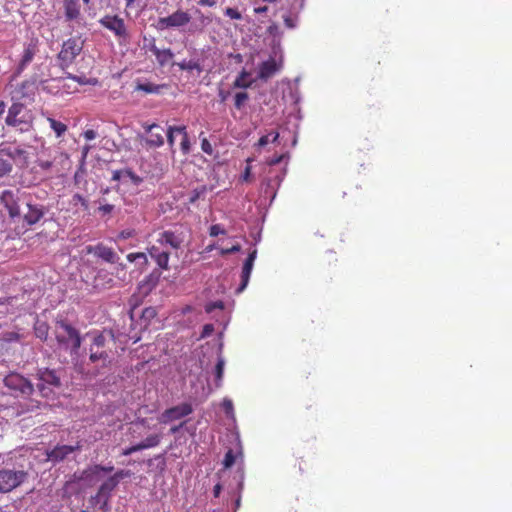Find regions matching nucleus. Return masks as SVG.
<instances>
[{
  "instance_id": "nucleus-1",
  "label": "nucleus",
  "mask_w": 512,
  "mask_h": 512,
  "mask_svg": "<svg viewBox=\"0 0 512 512\" xmlns=\"http://www.w3.org/2000/svg\"><path fill=\"white\" fill-rule=\"evenodd\" d=\"M53 334L57 349L68 352L71 356L77 355L82 344V337L78 329L66 319H56Z\"/></svg>"
},
{
  "instance_id": "nucleus-2",
  "label": "nucleus",
  "mask_w": 512,
  "mask_h": 512,
  "mask_svg": "<svg viewBox=\"0 0 512 512\" xmlns=\"http://www.w3.org/2000/svg\"><path fill=\"white\" fill-rule=\"evenodd\" d=\"M34 116L23 103L14 102L8 109L5 123L21 133L29 132L33 128Z\"/></svg>"
},
{
  "instance_id": "nucleus-3",
  "label": "nucleus",
  "mask_w": 512,
  "mask_h": 512,
  "mask_svg": "<svg viewBox=\"0 0 512 512\" xmlns=\"http://www.w3.org/2000/svg\"><path fill=\"white\" fill-rule=\"evenodd\" d=\"M28 472L23 469H0V494H7L20 487L28 479Z\"/></svg>"
},
{
  "instance_id": "nucleus-4",
  "label": "nucleus",
  "mask_w": 512,
  "mask_h": 512,
  "mask_svg": "<svg viewBox=\"0 0 512 512\" xmlns=\"http://www.w3.org/2000/svg\"><path fill=\"white\" fill-rule=\"evenodd\" d=\"M26 193L19 188L5 189L0 193V204L7 210L10 218L21 215L20 202L25 198Z\"/></svg>"
},
{
  "instance_id": "nucleus-5",
  "label": "nucleus",
  "mask_w": 512,
  "mask_h": 512,
  "mask_svg": "<svg viewBox=\"0 0 512 512\" xmlns=\"http://www.w3.org/2000/svg\"><path fill=\"white\" fill-rule=\"evenodd\" d=\"M4 386L7 387L16 396L27 398L34 392L33 384L21 374L12 372L5 376Z\"/></svg>"
},
{
  "instance_id": "nucleus-6",
  "label": "nucleus",
  "mask_w": 512,
  "mask_h": 512,
  "mask_svg": "<svg viewBox=\"0 0 512 512\" xmlns=\"http://www.w3.org/2000/svg\"><path fill=\"white\" fill-rule=\"evenodd\" d=\"M37 376L40 381V383L37 384V387L43 397L49 398L53 394L52 389L47 387L46 385L55 388H59L61 386L60 377L58 376L56 370L54 369H39L37 372Z\"/></svg>"
},
{
  "instance_id": "nucleus-7",
  "label": "nucleus",
  "mask_w": 512,
  "mask_h": 512,
  "mask_svg": "<svg viewBox=\"0 0 512 512\" xmlns=\"http://www.w3.org/2000/svg\"><path fill=\"white\" fill-rule=\"evenodd\" d=\"M99 23L105 29L111 31L119 41H126L129 38V32L124 19L118 15H105Z\"/></svg>"
},
{
  "instance_id": "nucleus-8",
  "label": "nucleus",
  "mask_w": 512,
  "mask_h": 512,
  "mask_svg": "<svg viewBox=\"0 0 512 512\" xmlns=\"http://www.w3.org/2000/svg\"><path fill=\"white\" fill-rule=\"evenodd\" d=\"M83 44L77 38H69L64 41L62 44V48L58 54V59L61 62V67H68L72 64L74 59L80 54L82 51Z\"/></svg>"
},
{
  "instance_id": "nucleus-9",
  "label": "nucleus",
  "mask_w": 512,
  "mask_h": 512,
  "mask_svg": "<svg viewBox=\"0 0 512 512\" xmlns=\"http://www.w3.org/2000/svg\"><path fill=\"white\" fill-rule=\"evenodd\" d=\"M191 21V15L184 10L178 9L172 14L160 17L157 20V29L166 30L186 26Z\"/></svg>"
},
{
  "instance_id": "nucleus-10",
  "label": "nucleus",
  "mask_w": 512,
  "mask_h": 512,
  "mask_svg": "<svg viewBox=\"0 0 512 512\" xmlns=\"http://www.w3.org/2000/svg\"><path fill=\"white\" fill-rule=\"evenodd\" d=\"M106 338L102 334H96L93 337V341L89 347V360L92 363L101 361L103 366L108 361L109 354L105 350Z\"/></svg>"
},
{
  "instance_id": "nucleus-11",
  "label": "nucleus",
  "mask_w": 512,
  "mask_h": 512,
  "mask_svg": "<svg viewBox=\"0 0 512 512\" xmlns=\"http://www.w3.org/2000/svg\"><path fill=\"white\" fill-rule=\"evenodd\" d=\"M193 412V407L190 403H181L174 407L166 409L159 417V422L167 424L172 421L179 420L183 417L190 415Z\"/></svg>"
},
{
  "instance_id": "nucleus-12",
  "label": "nucleus",
  "mask_w": 512,
  "mask_h": 512,
  "mask_svg": "<svg viewBox=\"0 0 512 512\" xmlns=\"http://www.w3.org/2000/svg\"><path fill=\"white\" fill-rule=\"evenodd\" d=\"M38 45L39 41L37 38H32L29 42L24 44L23 52L17 66V73L23 72L33 61L35 55L39 52Z\"/></svg>"
},
{
  "instance_id": "nucleus-13",
  "label": "nucleus",
  "mask_w": 512,
  "mask_h": 512,
  "mask_svg": "<svg viewBox=\"0 0 512 512\" xmlns=\"http://www.w3.org/2000/svg\"><path fill=\"white\" fill-rule=\"evenodd\" d=\"M86 251L88 254H94L96 257L101 258L103 261L111 264L118 263L120 257L118 254L110 247L99 243L95 246H87Z\"/></svg>"
},
{
  "instance_id": "nucleus-14",
  "label": "nucleus",
  "mask_w": 512,
  "mask_h": 512,
  "mask_svg": "<svg viewBox=\"0 0 512 512\" xmlns=\"http://www.w3.org/2000/svg\"><path fill=\"white\" fill-rule=\"evenodd\" d=\"M1 155H6L18 167L24 168L28 166V152L21 147H4L0 150Z\"/></svg>"
},
{
  "instance_id": "nucleus-15",
  "label": "nucleus",
  "mask_w": 512,
  "mask_h": 512,
  "mask_svg": "<svg viewBox=\"0 0 512 512\" xmlns=\"http://www.w3.org/2000/svg\"><path fill=\"white\" fill-rule=\"evenodd\" d=\"M282 64L275 58L270 57L268 60L262 62L258 69V79L267 81L272 78L276 73L281 70Z\"/></svg>"
},
{
  "instance_id": "nucleus-16",
  "label": "nucleus",
  "mask_w": 512,
  "mask_h": 512,
  "mask_svg": "<svg viewBox=\"0 0 512 512\" xmlns=\"http://www.w3.org/2000/svg\"><path fill=\"white\" fill-rule=\"evenodd\" d=\"M81 445L77 443L76 445H57L52 450L47 452L48 460L52 462H60L64 460L69 454L80 450Z\"/></svg>"
},
{
  "instance_id": "nucleus-17",
  "label": "nucleus",
  "mask_w": 512,
  "mask_h": 512,
  "mask_svg": "<svg viewBox=\"0 0 512 512\" xmlns=\"http://www.w3.org/2000/svg\"><path fill=\"white\" fill-rule=\"evenodd\" d=\"M26 205L27 212L23 215V221L27 225L33 226L44 217L47 209L42 205L31 204L29 202H27Z\"/></svg>"
},
{
  "instance_id": "nucleus-18",
  "label": "nucleus",
  "mask_w": 512,
  "mask_h": 512,
  "mask_svg": "<svg viewBox=\"0 0 512 512\" xmlns=\"http://www.w3.org/2000/svg\"><path fill=\"white\" fill-rule=\"evenodd\" d=\"M149 136L146 138V145L150 148L160 147L164 144V129L157 124H151L145 127Z\"/></svg>"
},
{
  "instance_id": "nucleus-19",
  "label": "nucleus",
  "mask_w": 512,
  "mask_h": 512,
  "mask_svg": "<svg viewBox=\"0 0 512 512\" xmlns=\"http://www.w3.org/2000/svg\"><path fill=\"white\" fill-rule=\"evenodd\" d=\"M256 257H257L256 249H254L253 251H251L248 254V257L243 264L242 273H241V284L237 289L238 293H241L247 287Z\"/></svg>"
},
{
  "instance_id": "nucleus-20",
  "label": "nucleus",
  "mask_w": 512,
  "mask_h": 512,
  "mask_svg": "<svg viewBox=\"0 0 512 512\" xmlns=\"http://www.w3.org/2000/svg\"><path fill=\"white\" fill-rule=\"evenodd\" d=\"M157 242L161 245H168L172 249L177 250L181 247L183 243V238L173 231L166 230L160 233Z\"/></svg>"
},
{
  "instance_id": "nucleus-21",
  "label": "nucleus",
  "mask_w": 512,
  "mask_h": 512,
  "mask_svg": "<svg viewBox=\"0 0 512 512\" xmlns=\"http://www.w3.org/2000/svg\"><path fill=\"white\" fill-rule=\"evenodd\" d=\"M118 484L116 480L112 477H109L98 489V492L95 496L96 499L100 500L104 498L103 506L107 504L108 498L110 497V493L116 488Z\"/></svg>"
},
{
  "instance_id": "nucleus-22",
  "label": "nucleus",
  "mask_w": 512,
  "mask_h": 512,
  "mask_svg": "<svg viewBox=\"0 0 512 512\" xmlns=\"http://www.w3.org/2000/svg\"><path fill=\"white\" fill-rule=\"evenodd\" d=\"M65 16L68 20L76 19L80 14L78 0H64Z\"/></svg>"
},
{
  "instance_id": "nucleus-23",
  "label": "nucleus",
  "mask_w": 512,
  "mask_h": 512,
  "mask_svg": "<svg viewBox=\"0 0 512 512\" xmlns=\"http://www.w3.org/2000/svg\"><path fill=\"white\" fill-rule=\"evenodd\" d=\"M50 327L46 321L37 319L34 323V334L41 341L45 342L49 336Z\"/></svg>"
},
{
  "instance_id": "nucleus-24",
  "label": "nucleus",
  "mask_w": 512,
  "mask_h": 512,
  "mask_svg": "<svg viewBox=\"0 0 512 512\" xmlns=\"http://www.w3.org/2000/svg\"><path fill=\"white\" fill-rule=\"evenodd\" d=\"M151 51L160 65H165L174 57L173 52L169 48L159 49L156 46H152Z\"/></svg>"
},
{
  "instance_id": "nucleus-25",
  "label": "nucleus",
  "mask_w": 512,
  "mask_h": 512,
  "mask_svg": "<svg viewBox=\"0 0 512 512\" xmlns=\"http://www.w3.org/2000/svg\"><path fill=\"white\" fill-rule=\"evenodd\" d=\"M114 467L113 466H102V465H94L92 467H89L88 469L84 470L82 472V476L80 477V479H89V478H92L94 476H97L100 472H106V473H109L111 471H113Z\"/></svg>"
},
{
  "instance_id": "nucleus-26",
  "label": "nucleus",
  "mask_w": 512,
  "mask_h": 512,
  "mask_svg": "<svg viewBox=\"0 0 512 512\" xmlns=\"http://www.w3.org/2000/svg\"><path fill=\"white\" fill-rule=\"evenodd\" d=\"M166 85H158L151 82L137 83L135 90L142 91L147 94H159Z\"/></svg>"
},
{
  "instance_id": "nucleus-27",
  "label": "nucleus",
  "mask_w": 512,
  "mask_h": 512,
  "mask_svg": "<svg viewBox=\"0 0 512 512\" xmlns=\"http://www.w3.org/2000/svg\"><path fill=\"white\" fill-rule=\"evenodd\" d=\"M250 76V73L243 69L239 75L236 77V79L233 82L234 88H241L246 89L252 86L253 80H247V78Z\"/></svg>"
},
{
  "instance_id": "nucleus-28",
  "label": "nucleus",
  "mask_w": 512,
  "mask_h": 512,
  "mask_svg": "<svg viewBox=\"0 0 512 512\" xmlns=\"http://www.w3.org/2000/svg\"><path fill=\"white\" fill-rule=\"evenodd\" d=\"M161 434H151L139 443L141 450L157 447L161 442Z\"/></svg>"
},
{
  "instance_id": "nucleus-29",
  "label": "nucleus",
  "mask_w": 512,
  "mask_h": 512,
  "mask_svg": "<svg viewBox=\"0 0 512 512\" xmlns=\"http://www.w3.org/2000/svg\"><path fill=\"white\" fill-rule=\"evenodd\" d=\"M47 121L49 122L50 127L54 131L56 137H62L66 133L68 127L63 122L57 121L52 117H48Z\"/></svg>"
},
{
  "instance_id": "nucleus-30",
  "label": "nucleus",
  "mask_w": 512,
  "mask_h": 512,
  "mask_svg": "<svg viewBox=\"0 0 512 512\" xmlns=\"http://www.w3.org/2000/svg\"><path fill=\"white\" fill-rule=\"evenodd\" d=\"M178 67L181 70H186V71L196 70L198 73L203 72V67L200 64L199 60H193V59H191L189 61L184 60V61L178 63Z\"/></svg>"
},
{
  "instance_id": "nucleus-31",
  "label": "nucleus",
  "mask_w": 512,
  "mask_h": 512,
  "mask_svg": "<svg viewBox=\"0 0 512 512\" xmlns=\"http://www.w3.org/2000/svg\"><path fill=\"white\" fill-rule=\"evenodd\" d=\"M225 361L222 357H219L215 365V384L217 387L221 386V382L224 374Z\"/></svg>"
},
{
  "instance_id": "nucleus-32",
  "label": "nucleus",
  "mask_w": 512,
  "mask_h": 512,
  "mask_svg": "<svg viewBox=\"0 0 512 512\" xmlns=\"http://www.w3.org/2000/svg\"><path fill=\"white\" fill-rule=\"evenodd\" d=\"M12 170L13 163L8 159H4L0 154V179L9 176Z\"/></svg>"
},
{
  "instance_id": "nucleus-33",
  "label": "nucleus",
  "mask_w": 512,
  "mask_h": 512,
  "mask_svg": "<svg viewBox=\"0 0 512 512\" xmlns=\"http://www.w3.org/2000/svg\"><path fill=\"white\" fill-rule=\"evenodd\" d=\"M178 133L182 135L181 150L183 154H188L190 152V141L186 131V126H180Z\"/></svg>"
},
{
  "instance_id": "nucleus-34",
  "label": "nucleus",
  "mask_w": 512,
  "mask_h": 512,
  "mask_svg": "<svg viewBox=\"0 0 512 512\" xmlns=\"http://www.w3.org/2000/svg\"><path fill=\"white\" fill-rule=\"evenodd\" d=\"M34 86L33 82L30 81H23L19 87L17 88L16 93L18 94L19 98H28L30 96L29 90Z\"/></svg>"
},
{
  "instance_id": "nucleus-35",
  "label": "nucleus",
  "mask_w": 512,
  "mask_h": 512,
  "mask_svg": "<svg viewBox=\"0 0 512 512\" xmlns=\"http://www.w3.org/2000/svg\"><path fill=\"white\" fill-rule=\"evenodd\" d=\"M169 252L162 251L161 254L157 255V257L154 259L157 263V265L163 269L168 270L169 269Z\"/></svg>"
},
{
  "instance_id": "nucleus-36",
  "label": "nucleus",
  "mask_w": 512,
  "mask_h": 512,
  "mask_svg": "<svg viewBox=\"0 0 512 512\" xmlns=\"http://www.w3.org/2000/svg\"><path fill=\"white\" fill-rule=\"evenodd\" d=\"M249 95L247 92H238L234 96V106L236 109L241 110L245 103L248 101Z\"/></svg>"
},
{
  "instance_id": "nucleus-37",
  "label": "nucleus",
  "mask_w": 512,
  "mask_h": 512,
  "mask_svg": "<svg viewBox=\"0 0 512 512\" xmlns=\"http://www.w3.org/2000/svg\"><path fill=\"white\" fill-rule=\"evenodd\" d=\"M279 138V133L276 132V131H272L270 132L269 134L267 135H263L260 137V139L258 140V145L263 147L265 145H267L269 142H276Z\"/></svg>"
},
{
  "instance_id": "nucleus-38",
  "label": "nucleus",
  "mask_w": 512,
  "mask_h": 512,
  "mask_svg": "<svg viewBox=\"0 0 512 512\" xmlns=\"http://www.w3.org/2000/svg\"><path fill=\"white\" fill-rule=\"evenodd\" d=\"M294 468H297V472L299 475H304L309 472L311 466L309 463L303 459L302 457L296 459V463L294 464Z\"/></svg>"
},
{
  "instance_id": "nucleus-39",
  "label": "nucleus",
  "mask_w": 512,
  "mask_h": 512,
  "mask_svg": "<svg viewBox=\"0 0 512 512\" xmlns=\"http://www.w3.org/2000/svg\"><path fill=\"white\" fill-rule=\"evenodd\" d=\"M138 259L142 260V264L143 265H147L148 259H147V256H146L145 253H143V252H136V253H129L127 255V260L129 262H134V261H136Z\"/></svg>"
},
{
  "instance_id": "nucleus-40",
  "label": "nucleus",
  "mask_w": 512,
  "mask_h": 512,
  "mask_svg": "<svg viewBox=\"0 0 512 512\" xmlns=\"http://www.w3.org/2000/svg\"><path fill=\"white\" fill-rule=\"evenodd\" d=\"M235 460H236V456H235L233 450L229 449L226 452L225 457L223 459L224 468H230L235 463Z\"/></svg>"
},
{
  "instance_id": "nucleus-41",
  "label": "nucleus",
  "mask_w": 512,
  "mask_h": 512,
  "mask_svg": "<svg viewBox=\"0 0 512 512\" xmlns=\"http://www.w3.org/2000/svg\"><path fill=\"white\" fill-rule=\"evenodd\" d=\"M206 192V187L202 186L201 188L194 189L189 197V203H195L204 193Z\"/></svg>"
},
{
  "instance_id": "nucleus-42",
  "label": "nucleus",
  "mask_w": 512,
  "mask_h": 512,
  "mask_svg": "<svg viewBox=\"0 0 512 512\" xmlns=\"http://www.w3.org/2000/svg\"><path fill=\"white\" fill-rule=\"evenodd\" d=\"M124 177L129 178L133 184L139 185L143 182V179L138 176L135 172H133L131 169H124Z\"/></svg>"
},
{
  "instance_id": "nucleus-43",
  "label": "nucleus",
  "mask_w": 512,
  "mask_h": 512,
  "mask_svg": "<svg viewBox=\"0 0 512 512\" xmlns=\"http://www.w3.org/2000/svg\"><path fill=\"white\" fill-rule=\"evenodd\" d=\"M72 202L74 205L80 204L84 211H87L89 209L88 207V201L80 194L73 195Z\"/></svg>"
},
{
  "instance_id": "nucleus-44",
  "label": "nucleus",
  "mask_w": 512,
  "mask_h": 512,
  "mask_svg": "<svg viewBox=\"0 0 512 512\" xmlns=\"http://www.w3.org/2000/svg\"><path fill=\"white\" fill-rule=\"evenodd\" d=\"M224 14L233 20L242 19L241 13L236 8L227 7L224 11Z\"/></svg>"
},
{
  "instance_id": "nucleus-45",
  "label": "nucleus",
  "mask_w": 512,
  "mask_h": 512,
  "mask_svg": "<svg viewBox=\"0 0 512 512\" xmlns=\"http://www.w3.org/2000/svg\"><path fill=\"white\" fill-rule=\"evenodd\" d=\"M226 231L219 224H214L209 228V235L212 237H216L218 235H225Z\"/></svg>"
},
{
  "instance_id": "nucleus-46",
  "label": "nucleus",
  "mask_w": 512,
  "mask_h": 512,
  "mask_svg": "<svg viewBox=\"0 0 512 512\" xmlns=\"http://www.w3.org/2000/svg\"><path fill=\"white\" fill-rule=\"evenodd\" d=\"M179 128L180 126H170L166 132L167 142L171 147L174 145V133H178Z\"/></svg>"
},
{
  "instance_id": "nucleus-47",
  "label": "nucleus",
  "mask_w": 512,
  "mask_h": 512,
  "mask_svg": "<svg viewBox=\"0 0 512 512\" xmlns=\"http://www.w3.org/2000/svg\"><path fill=\"white\" fill-rule=\"evenodd\" d=\"M201 149L208 155H212L213 153V147L207 138L201 139Z\"/></svg>"
},
{
  "instance_id": "nucleus-48",
  "label": "nucleus",
  "mask_w": 512,
  "mask_h": 512,
  "mask_svg": "<svg viewBox=\"0 0 512 512\" xmlns=\"http://www.w3.org/2000/svg\"><path fill=\"white\" fill-rule=\"evenodd\" d=\"M241 250V246L239 244H235L229 248H221L220 249V254L222 256H225V255H228V254H232V253H237Z\"/></svg>"
},
{
  "instance_id": "nucleus-49",
  "label": "nucleus",
  "mask_w": 512,
  "mask_h": 512,
  "mask_svg": "<svg viewBox=\"0 0 512 512\" xmlns=\"http://www.w3.org/2000/svg\"><path fill=\"white\" fill-rule=\"evenodd\" d=\"M129 476H130V471L119 470L111 477L114 478L116 480V483L118 484L121 479H123L125 477H129Z\"/></svg>"
},
{
  "instance_id": "nucleus-50",
  "label": "nucleus",
  "mask_w": 512,
  "mask_h": 512,
  "mask_svg": "<svg viewBox=\"0 0 512 512\" xmlns=\"http://www.w3.org/2000/svg\"><path fill=\"white\" fill-rule=\"evenodd\" d=\"M138 451H141V447H140L139 443L124 449L122 452V455L128 456V455H131Z\"/></svg>"
},
{
  "instance_id": "nucleus-51",
  "label": "nucleus",
  "mask_w": 512,
  "mask_h": 512,
  "mask_svg": "<svg viewBox=\"0 0 512 512\" xmlns=\"http://www.w3.org/2000/svg\"><path fill=\"white\" fill-rule=\"evenodd\" d=\"M37 165L44 171L49 170L53 166V162L50 160L39 159Z\"/></svg>"
},
{
  "instance_id": "nucleus-52",
  "label": "nucleus",
  "mask_w": 512,
  "mask_h": 512,
  "mask_svg": "<svg viewBox=\"0 0 512 512\" xmlns=\"http://www.w3.org/2000/svg\"><path fill=\"white\" fill-rule=\"evenodd\" d=\"M156 316V311L153 307H148L143 310L142 317L150 319Z\"/></svg>"
},
{
  "instance_id": "nucleus-53",
  "label": "nucleus",
  "mask_w": 512,
  "mask_h": 512,
  "mask_svg": "<svg viewBox=\"0 0 512 512\" xmlns=\"http://www.w3.org/2000/svg\"><path fill=\"white\" fill-rule=\"evenodd\" d=\"M83 136L87 141H90L97 137V133L92 129H88L84 131Z\"/></svg>"
},
{
  "instance_id": "nucleus-54",
  "label": "nucleus",
  "mask_w": 512,
  "mask_h": 512,
  "mask_svg": "<svg viewBox=\"0 0 512 512\" xmlns=\"http://www.w3.org/2000/svg\"><path fill=\"white\" fill-rule=\"evenodd\" d=\"M124 169L123 170H115L112 175L113 181H120L122 178H124Z\"/></svg>"
},
{
  "instance_id": "nucleus-55",
  "label": "nucleus",
  "mask_w": 512,
  "mask_h": 512,
  "mask_svg": "<svg viewBox=\"0 0 512 512\" xmlns=\"http://www.w3.org/2000/svg\"><path fill=\"white\" fill-rule=\"evenodd\" d=\"M214 331V327L212 324H206L203 327L202 337L209 336Z\"/></svg>"
},
{
  "instance_id": "nucleus-56",
  "label": "nucleus",
  "mask_w": 512,
  "mask_h": 512,
  "mask_svg": "<svg viewBox=\"0 0 512 512\" xmlns=\"http://www.w3.org/2000/svg\"><path fill=\"white\" fill-rule=\"evenodd\" d=\"M162 251L159 250L157 246H152L148 249V253L151 256V258L155 259L157 255L161 254Z\"/></svg>"
},
{
  "instance_id": "nucleus-57",
  "label": "nucleus",
  "mask_w": 512,
  "mask_h": 512,
  "mask_svg": "<svg viewBox=\"0 0 512 512\" xmlns=\"http://www.w3.org/2000/svg\"><path fill=\"white\" fill-rule=\"evenodd\" d=\"M114 209V206L111 204H105L99 207V210L104 214L111 213Z\"/></svg>"
},
{
  "instance_id": "nucleus-58",
  "label": "nucleus",
  "mask_w": 512,
  "mask_h": 512,
  "mask_svg": "<svg viewBox=\"0 0 512 512\" xmlns=\"http://www.w3.org/2000/svg\"><path fill=\"white\" fill-rule=\"evenodd\" d=\"M284 23H285V26L287 28H294L295 27V23H294V20L290 17V16H284Z\"/></svg>"
},
{
  "instance_id": "nucleus-59",
  "label": "nucleus",
  "mask_w": 512,
  "mask_h": 512,
  "mask_svg": "<svg viewBox=\"0 0 512 512\" xmlns=\"http://www.w3.org/2000/svg\"><path fill=\"white\" fill-rule=\"evenodd\" d=\"M6 335H7V340H9V341H12V340L18 341L20 339V335L16 332H9Z\"/></svg>"
},
{
  "instance_id": "nucleus-60",
  "label": "nucleus",
  "mask_w": 512,
  "mask_h": 512,
  "mask_svg": "<svg viewBox=\"0 0 512 512\" xmlns=\"http://www.w3.org/2000/svg\"><path fill=\"white\" fill-rule=\"evenodd\" d=\"M250 175H251V168L249 166H247L245 168V171H244L243 175H242L243 181L248 182L249 179H250Z\"/></svg>"
},
{
  "instance_id": "nucleus-61",
  "label": "nucleus",
  "mask_w": 512,
  "mask_h": 512,
  "mask_svg": "<svg viewBox=\"0 0 512 512\" xmlns=\"http://www.w3.org/2000/svg\"><path fill=\"white\" fill-rule=\"evenodd\" d=\"M218 95H219L220 101L225 102L229 96V92L220 90Z\"/></svg>"
},
{
  "instance_id": "nucleus-62",
  "label": "nucleus",
  "mask_w": 512,
  "mask_h": 512,
  "mask_svg": "<svg viewBox=\"0 0 512 512\" xmlns=\"http://www.w3.org/2000/svg\"><path fill=\"white\" fill-rule=\"evenodd\" d=\"M267 11H268V7L267 6H260V7L254 8V12L256 14L266 13Z\"/></svg>"
},
{
  "instance_id": "nucleus-63",
  "label": "nucleus",
  "mask_w": 512,
  "mask_h": 512,
  "mask_svg": "<svg viewBox=\"0 0 512 512\" xmlns=\"http://www.w3.org/2000/svg\"><path fill=\"white\" fill-rule=\"evenodd\" d=\"M221 489H222V486L219 483L214 486L213 494L215 497H219Z\"/></svg>"
},
{
  "instance_id": "nucleus-64",
  "label": "nucleus",
  "mask_w": 512,
  "mask_h": 512,
  "mask_svg": "<svg viewBox=\"0 0 512 512\" xmlns=\"http://www.w3.org/2000/svg\"><path fill=\"white\" fill-rule=\"evenodd\" d=\"M132 236V232L131 231H122L120 233V237L123 238V239H127L129 237Z\"/></svg>"
}]
</instances>
